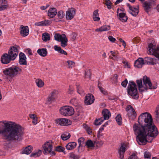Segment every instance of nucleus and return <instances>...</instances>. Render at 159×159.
Wrapping results in <instances>:
<instances>
[{
  "label": "nucleus",
  "instance_id": "nucleus-1",
  "mask_svg": "<svg viewBox=\"0 0 159 159\" xmlns=\"http://www.w3.org/2000/svg\"><path fill=\"white\" fill-rule=\"evenodd\" d=\"M138 122L141 126L136 124L133 126L137 142L140 145H145L148 142H151L152 141L147 140V137L155 138L159 133L153 124L151 115L147 112L141 113L139 116Z\"/></svg>",
  "mask_w": 159,
  "mask_h": 159
},
{
  "label": "nucleus",
  "instance_id": "nucleus-2",
  "mask_svg": "<svg viewBox=\"0 0 159 159\" xmlns=\"http://www.w3.org/2000/svg\"><path fill=\"white\" fill-rule=\"evenodd\" d=\"M3 124L4 127L0 130V134L2 135L6 146H8L12 142L18 141L21 139L23 132L21 126L11 121L6 122L4 121Z\"/></svg>",
  "mask_w": 159,
  "mask_h": 159
},
{
  "label": "nucleus",
  "instance_id": "nucleus-3",
  "mask_svg": "<svg viewBox=\"0 0 159 159\" xmlns=\"http://www.w3.org/2000/svg\"><path fill=\"white\" fill-rule=\"evenodd\" d=\"M148 53L150 55H154L159 60V46L156 48L155 45L151 43L149 44ZM143 61L144 64L152 65L156 64L157 69L159 70V62L156 64L154 59L150 57H147L144 58Z\"/></svg>",
  "mask_w": 159,
  "mask_h": 159
},
{
  "label": "nucleus",
  "instance_id": "nucleus-4",
  "mask_svg": "<svg viewBox=\"0 0 159 159\" xmlns=\"http://www.w3.org/2000/svg\"><path fill=\"white\" fill-rule=\"evenodd\" d=\"M19 46L11 47L8 51V54H3L1 57V62L4 64H7L10 62L11 61L15 59L18 55Z\"/></svg>",
  "mask_w": 159,
  "mask_h": 159
},
{
  "label": "nucleus",
  "instance_id": "nucleus-5",
  "mask_svg": "<svg viewBox=\"0 0 159 159\" xmlns=\"http://www.w3.org/2000/svg\"><path fill=\"white\" fill-rule=\"evenodd\" d=\"M21 69L19 67L12 66L9 68L6 69L3 71V73L7 77L11 79L16 75L17 74L20 73Z\"/></svg>",
  "mask_w": 159,
  "mask_h": 159
},
{
  "label": "nucleus",
  "instance_id": "nucleus-6",
  "mask_svg": "<svg viewBox=\"0 0 159 159\" xmlns=\"http://www.w3.org/2000/svg\"><path fill=\"white\" fill-rule=\"evenodd\" d=\"M128 94L133 98L137 99L139 98L138 91L135 83L133 81H129L127 90Z\"/></svg>",
  "mask_w": 159,
  "mask_h": 159
},
{
  "label": "nucleus",
  "instance_id": "nucleus-7",
  "mask_svg": "<svg viewBox=\"0 0 159 159\" xmlns=\"http://www.w3.org/2000/svg\"><path fill=\"white\" fill-rule=\"evenodd\" d=\"M52 141L47 142L43 145V152L45 154H50L51 156H55L56 153L53 151H52Z\"/></svg>",
  "mask_w": 159,
  "mask_h": 159
},
{
  "label": "nucleus",
  "instance_id": "nucleus-8",
  "mask_svg": "<svg viewBox=\"0 0 159 159\" xmlns=\"http://www.w3.org/2000/svg\"><path fill=\"white\" fill-rule=\"evenodd\" d=\"M143 80L145 87H147L148 89H155L157 88V84L154 82L152 83L150 79L146 76L143 77Z\"/></svg>",
  "mask_w": 159,
  "mask_h": 159
},
{
  "label": "nucleus",
  "instance_id": "nucleus-9",
  "mask_svg": "<svg viewBox=\"0 0 159 159\" xmlns=\"http://www.w3.org/2000/svg\"><path fill=\"white\" fill-rule=\"evenodd\" d=\"M61 114L65 116H70L74 114V109L71 107L66 106L63 107L60 110Z\"/></svg>",
  "mask_w": 159,
  "mask_h": 159
},
{
  "label": "nucleus",
  "instance_id": "nucleus-10",
  "mask_svg": "<svg viewBox=\"0 0 159 159\" xmlns=\"http://www.w3.org/2000/svg\"><path fill=\"white\" fill-rule=\"evenodd\" d=\"M125 111L127 112V116L129 119L133 120L136 118L137 116L136 113L131 105L127 106Z\"/></svg>",
  "mask_w": 159,
  "mask_h": 159
},
{
  "label": "nucleus",
  "instance_id": "nucleus-11",
  "mask_svg": "<svg viewBox=\"0 0 159 159\" xmlns=\"http://www.w3.org/2000/svg\"><path fill=\"white\" fill-rule=\"evenodd\" d=\"M76 10L75 9L71 8L68 9L66 11V17L67 20H70L74 17L75 14Z\"/></svg>",
  "mask_w": 159,
  "mask_h": 159
},
{
  "label": "nucleus",
  "instance_id": "nucleus-12",
  "mask_svg": "<svg viewBox=\"0 0 159 159\" xmlns=\"http://www.w3.org/2000/svg\"><path fill=\"white\" fill-rule=\"evenodd\" d=\"M128 144L126 143H122L118 151L120 155V159H123L124 157V155L126 150L127 149Z\"/></svg>",
  "mask_w": 159,
  "mask_h": 159
},
{
  "label": "nucleus",
  "instance_id": "nucleus-13",
  "mask_svg": "<svg viewBox=\"0 0 159 159\" xmlns=\"http://www.w3.org/2000/svg\"><path fill=\"white\" fill-rule=\"evenodd\" d=\"M94 100V97L92 94H88L85 97L84 102L86 105H89L93 103Z\"/></svg>",
  "mask_w": 159,
  "mask_h": 159
},
{
  "label": "nucleus",
  "instance_id": "nucleus-14",
  "mask_svg": "<svg viewBox=\"0 0 159 159\" xmlns=\"http://www.w3.org/2000/svg\"><path fill=\"white\" fill-rule=\"evenodd\" d=\"M55 122L56 124L62 126H66L70 124L68 122V120L66 118L57 119L55 120Z\"/></svg>",
  "mask_w": 159,
  "mask_h": 159
},
{
  "label": "nucleus",
  "instance_id": "nucleus-15",
  "mask_svg": "<svg viewBox=\"0 0 159 159\" xmlns=\"http://www.w3.org/2000/svg\"><path fill=\"white\" fill-rule=\"evenodd\" d=\"M127 5L129 9V13L133 16H136L138 14L139 11L137 8L131 6L129 3L127 4Z\"/></svg>",
  "mask_w": 159,
  "mask_h": 159
},
{
  "label": "nucleus",
  "instance_id": "nucleus-16",
  "mask_svg": "<svg viewBox=\"0 0 159 159\" xmlns=\"http://www.w3.org/2000/svg\"><path fill=\"white\" fill-rule=\"evenodd\" d=\"M29 29L28 26H24L23 25L20 26V34L24 37L27 36L29 34Z\"/></svg>",
  "mask_w": 159,
  "mask_h": 159
},
{
  "label": "nucleus",
  "instance_id": "nucleus-17",
  "mask_svg": "<svg viewBox=\"0 0 159 159\" xmlns=\"http://www.w3.org/2000/svg\"><path fill=\"white\" fill-rule=\"evenodd\" d=\"M156 0H151L149 2H146L143 4V7L145 11L148 13L150 10L153 2Z\"/></svg>",
  "mask_w": 159,
  "mask_h": 159
},
{
  "label": "nucleus",
  "instance_id": "nucleus-18",
  "mask_svg": "<svg viewBox=\"0 0 159 159\" xmlns=\"http://www.w3.org/2000/svg\"><path fill=\"white\" fill-rule=\"evenodd\" d=\"M136 82L140 92L146 91L148 89L147 87H145L144 86V84L143 85L142 80L141 79L137 80Z\"/></svg>",
  "mask_w": 159,
  "mask_h": 159
},
{
  "label": "nucleus",
  "instance_id": "nucleus-19",
  "mask_svg": "<svg viewBox=\"0 0 159 159\" xmlns=\"http://www.w3.org/2000/svg\"><path fill=\"white\" fill-rule=\"evenodd\" d=\"M19 63L20 64L26 65H27L26 57L24 53L21 52L19 54Z\"/></svg>",
  "mask_w": 159,
  "mask_h": 159
},
{
  "label": "nucleus",
  "instance_id": "nucleus-20",
  "mask_svg": "<svg viewBox=\"0 0 159 159\" xmlns=\"http://www.w3.org/2000/svg\"><path fill=\"white\" fill-rule=\"evenodd\" d=\"M144 64L143 59L142 58H139L134 62V66L135 67L138 68H141L143 66Z\"/></svg>",
  "mask_w": 159,
  "mask_h": 159
},
{
  "label": "nucleus",
  "instance_id": "nucleus-21",
  "mask_svg": "<svg viewBox=\"0 0 159 159\" xmlns=\"http://www.w3.org/2000/svg\"><path fill=\"white\" fill-rule=\"evenodd\" d=\"M57 14V10L55 8H50L48 12V16L50 18L54 17Z\"/></svg>",
  "mask_w": 159,
  "mask_h": 159
},
{
  "label": "nucleus",
  "instance_id": "nucleus-22",
  "mask_svg": "<svg viewBox=\"0 0 159 159\" xmlns=\"http://www.w3.org/2000/svg\"><path fill=\"white\" fill-rule=\"evenodd\" d=\"M102 114L105 120L108 119L111 116L110 111L107 109L103 110L102 111Z\"/></svg>",
  "mask_w": 159,
  "mask_h": 159
},
{
  "label": "nucleus",
  "instance_id": "nucleus-23",
  "mask_svg": "<svg viewBox=\"0 0 159 159\" xmlns=\"http://www.w3.org/2000/svg\"><path fill=\"white\" fill-rule=\"evenodd\" d=\"M118 16V19L122 22H125L127 21L128 18L125 13L123 12L120 13H119Z\"/></svg>",
  "mask_w": 159,
  "mask_h": 159
},
{
  "label": "nucleus",
  "instance_id": "nucleus-24",
  "mask_svg": "<svg viewBox=\"0 0 159 159\" xmlns=\"http://www.w3.org/2000/svg\"><path fill=\"white\" fill-rule=\"evenodd\" d=\"M0 11L5 9L7 7V1L6 0H0Z\"/></svg>",
  "mask_w": 159,
  "mask_h": 159
},
{
  "label": "nucleus",
  "instance_id": "nucleus-25",
  "mask_svg": "<svg viewBox=\"0 0 159 159\" xmlns=\"http://www.w3.org/2000/svg\"><path fill=\"white\" fill-rule=\"evenodd\" d=\"M110 29V26L109 25H103L99 28H97L95 30V31L97 32H102L104 31H107L109 30Z\"/></svg>",
  "mask_w": 159,
  "mask_h": 159
},
{
  "label": "nucleus",
  "instance_id": "nucleus-26",
  "mask_svg": "<svg viewBox=\"0 0 159 159\" xmlns=\"http://www.w3.org/2000/svg\"><path fill=\"white\" fill-rule=\"evenodd\" d=\"M37 52L39 55L43 57H45L48 53L46 49L45 48L39 49Z\"/></svg>",
  "mask_w": 159,
  "mask_h": 159
},
{
  "label": "nucleus",
  "instance_id": "nucleus-27",
  "mask_svg": "<svg viewBox=\"0 0 159 159\" xmlns=\"http://www.w3.org/2000/svg\"><path fill=\"white\" fill-rule=\"evenodd\" d=\"M110 52L111 55L113 57H110L111 59L114 60H117L119 58V53L118 52H114L113 51H110Z\"/></svg>",
  "mask_w": 159,
  "mask_h": 159
},
{
  "label": "nucleus",
  "instance_id": "nucleus-28",
  "mask_svg": "<svg viewBox=\"0 0 159 159\" xmlns=\"http://www.w3.org/2000/svg\"><path fill=\"white\" fill-rule=\"evenodd\" d=\"M76 145L77 144L75 142H70L66 145V147L67 149L71 150L74 149Z\"/></svg>",
  "mask_w": 159,
  "mask_h": 159
},
{
  "label": "nucleus",
  "instance_id": "nucleus-29",
  "mask_svg": "<svg viewBox=\"0 0 159 159\" xmlns=\"http://www.w3.org/2000/svg\"><path fill=\"white\" fill-rule=\"evenodd\" d=\"M54 49L55 51H57L58 52L61 54L66 55H67L66 52L62 49L60 47L55 45L54 46Z\"/></svg>",
  "mask_w": 159,
  "mask_h": 159
},
{
  "label": "nucleus",
  "instance_id": "nucleus-30",
  "mask_svg": "<svg viewBox=\"0 0 159 159\" xmlns=\"http://www.w3.org/2000/svg\"><path fill=\"white\" fill-rule=\"evenodd\" d=\"M33 149V147L30 145L26 147L22 151V153L26 154H30Z\"/></svg>",
  "mask_w": 159,
  "mask_h": 159
},
{
  "label": "nucleus",
  "instance_id": "nucleus-31",
  "mask_svg": "<svg viewBox=\"0 0 159 159\" xmlns=\"http://www.w3.org/2000/svg\"><path fill=\"white\" fill-rule=\"evenodd\" d=\"M63 38L60 41L61 46L63 47H66L67 45L68 40L66 35H63Z\"/></svg>",
  "mask_w": 159,
  "mask_h": 159
},
{
  "label": "nucleus",
  "instance_id": "nucleus-32",
  "mask_svg": "<svg viewBox=\"0 0 159 159\" xmlns=\"http://www.w3.org/2000/svg\"><path fill=\"white\" fill-rule=\"evenodd\" d=\"M56 91H53L49 95L48 99V102L50 103L54 100L55 99V96L56 93Z\"/></svg>",
  "mask_w": 159,
  "mask_h": 159
},
{
  "label": "nucleus",
  "instance_id": "nucleus-33",
  "mask_svg": "<svg viewBox=\"0 0 159 159\" xmlns=\"http://www.w3.org/2000/svg\"><path fill=\"white\" fill-rule=\"evenodd\" d=\"M93 20L95 21H98L100 18L99 17L98 10H97L94 11L93 13Z\"/></svg>",
  "mask_w": 159,
  "mask_h": 159
},
{
  "label": "nucleus",
  "instance_id": "nucleus-34",
  "mask_svg": "<svg viewBox=\"0 0 159 159\" xmlns=\"http://www.w3.org/2000/svg\"><path fill=\"white\" fill-rule=\"evenodd\" d=\"M29 116L30 118L33 119L32 123L35 125L38 123V118L37 116L34 114H30Z\"/></svg>",
  "mask_w": 159,
  "mask_h": 159
},
{
  "label": "nucleus",
  "instance_id": "nucleus-35",
  "mask_svg": "<svg viewBox=\"0 0 159 159\" xmlns=\"http://www.w3.org/2000/svg\"><path fill=\"white\" fill-rule=\"evenodd\" d=\"M78 141L79 144V146L78 147V152H80V148L82 147L83 144L84 143V139L83 137H81L78 139Z\"/></svg>",
  "mask_w": 159,
  "mask_h": 159
},
{
  "label": "nucleus",
  "instance_id": "nucleus-36",
  "mask_svg": "<svg viewBox=\"0 0 159 159\" xmlns=\"http://www.w3.org/2000/svg\"><path fill=\"white\" fill-rule=\"evenodd\" d=\"M85 146L87 148H93L94 146V144L91 140L88 139L85 142Z\"/></svg>",
  "mask_w": 159,
  "mask_h": 159
},
{
  "label": "nucleus",
  "instance_id": "nucleus-37",
  "mask_svg": "<svg viewBox=\"0 0 159 159\" xmlns=\"http://www.w3.org/2000/svg\"><path fill=\"white\" fill-rule=\"evenodd\" d=\"M63 35H66L65 34L61 35L59 34H55L54 36V38L55 40L60 42L63 38Z\"/></svg>",
  "mask_w": 159,
  "mask_h": 159
},
{
  "label": "nucleus",
  "instance_id": "nucleus-38",
  "mask_svg": "<svg viewBox=\"0 0 159 159\" xmlns=\"http://www.w3.org/2000/svg\"><path fill=\"white\" fill-rule=\"evenodd\" d=\"M42 152V151L39 150L37 151L33 152L31 154L30 156L31 157H36L40 156L41 155Z\"/></svg>",
  "mask_w": 159,
  "mask_h": 159
},
{
  "label": "nucleus",
  "instance_id": "nucleus-39",
  "mask_svg": "<svg viewBox=\"0 0 159 159\" xmlns=\"http://www.w3.org/2000/svg\"><path fill=\"white\" fill-rule=\"evenodd\" d=\"M70 137V134L66 132L63 134L61 136V139L63 140H66L69 139Z\"/></svg>",
  "mask_w": 159,
  "mask_h": 159
},
{
  "label": "nucleus",
  "instance_id": "nucleus-40",
  "mask_svg": "<svg viewBox=\"0 0 159 159\" xmlns=\"http://www.w3.org/2000/svg\"><path fill=\"white\" fill-rule=\"evenodd\" d=\"M35 82L39 88L43 87L44 84V82L40 79H36Z\"/></svg>",
  "mask_w": 159,
  "mask_h": 159
},
{
  "label": "nucleus",
  "instance_id": "nucleus-41",
  "mask_svg": "<svg viewBox=\"0 0 159 159\" xmlns=\"http://www.w3.org/2000/svg\"><path fill=\"white\" fill-rule=\"evenodd\" d=\"M116 120L118 125H120L122 124V118L121 115L119 114L116 117Z\"/></svg>",
  "mask_w": 159,
  "mask_h": 159
},
{
  "label": "nucleus",
  "instance_id": "nucleus-42",
  "mask_svg": "<svg viewBox=\"0 0 159 159\" xmlns=\"http://www.w3.org/2000/svg\"><path fill=\"white\" fill-rule=\"evenodd\" d=\"M77 93L81 95H84V93L80 85H76Z\"/></svg>",
  "mask_w": 159,
  "mask_h": 159
},
{
  "label": "nucleus",
  "instance_id": "nucleus-43",
  "mask_svg": "<svg viewBox=\"0 0 159 159\" xmlns=\"http://www.w3.org/2000/svg\"><path fill=\"white\" fill-rule=\"evenodd\" d=\"M42 39L44 41L49 40L50 39L49 34L46 33H43L42 35Z\"/></svg>",
  "mask_w": 159,
  "mask_h": 159
},
{
  "label": "nucleus",
  "instance_id": "nucleus-44",
  "mask_svg": "<svg viewBox=\"0 0 159 159\" xmlns=\"http://www.w3.org/2000/svg\"><path fill=\"white\" fill-rule=\"evenodd\" d=\"M69 157L73 159H79L80 158V156L72 152L69 154Z\"/></svg>",
  "mask_w": 159,
  "mask_h": 159
},
{
  "label": "nucleus",
  "instance_id": "nucleus-45",
  "mask_svg": "<svg viewBox=\"0 0 159 159\" xmlns=\"http://www.w3.org/2000/svg\"><path fill=\"white\" fill-rule=\"evenodd\" d=\"M57 16L59 19H63L65 16V13L63 11L60 10L57 12Z\"/></svg>",
  "mask_w": 159,
  "mask_h": 159
},
{
  "label": "nucleus",
  "instance_id": "nucleus-46",
  "mask_svg": "<svg viewBox=\"0 0 159 159\" xmlns=\"http://www.w3.org/2000/svg\"><path fill=\"white\" fill-rule=\"evenodd\" d=\"M101 83H98V87L99 88L100 91L104 95H107V91L102 87L101 86Z\"/></svg>",
  "mask_w": 159,
  "mask_h": 159
},
{
  "label": "nucleus",
  "instance_id": "nucleus-47",
  "mask_svg": "<svg viewBox=\"0 0 159 159\" xmlns=\"http://www.w3.org/2000/svg\"><path fill=\"white\" fill-rule=\"evenodd\" d=\"M104 3L107 6V8L110 9L111 8L112 3L109 0H105Z\"/></svg>",
  "mask_w": 159,
  "mask_h": 159
},
{
  "label": "nucleus",
  "instance_id": "nucleus-48",
  "mask_svg": "<svg viewBox=\"0 0 159 159\" xmlns=\"http://www.w3.org/2000/svg\"><path fill=\"white\" fill-rule=\"evenodd\" d=\"M65 148L62 147L60 146H57L56 147L55 150V151L59 152H64Z\"/></svg>",
  "mask_w": 159,
  "mask_h": 159
},
{
  "label": "nucleus",
  "instance_id": "nucleus-49",
  "mask_svg": "<svg viewBox=\"0 0 159 159\" xmlns=\"http://www.w3.org/2000/svg\"><path fill=\"white\" fill-rule=\"evenodd\" d=\"M84 125L88 133L89 134H91L92 133V130L86 124Z\"/></svg>",
  "mask_w": 159,
  "mask_h": 159
},
{
  "label": "nucleus",
  "instance_id": "nucleus-50",
  "mask_svg": "<svg viewBox=\"0 0 159 159\" xmlns=\"http://www.w3.org/2000/svg\"><path fill=\"white\" fill-rule=\"evenodd\" d=\"M67 63L69 67L70 68H72L74 66L75 64L74 62L70 60L67 61Z\"/></svg>",
  "mask_w": 159,
  "mask_h": 159
},
{
  "label": "nucleus",
  "instance_id": "nucleus-51",
  "mask_svg": "<svg viewBox=\"0 0 159 159\" xmlns=\"http://www.w3.org/2000/svg\"><path fill=\"white\" fill-rule=\"evenodd\" d=\"M144 156L145 158L150 159L151 154L149 152L146 151L144 153Z\"/></svg>",
  "mask_w": 159,
  "mask_h": 159
},
{
  "label": "nucleus",
  "instance_id": "nucleus-52",
  "mask_svg": "<svg viewBox=\"0 0 159 159\" xmlns=\"http://www.w3.org/2000/svg\"><path fill=\"white\" fill-rule=\"evenodd\" d=\"M85 78H90L91 77V71L89 69L87 70L85 73Z\"/></svg>",
  "mask_w": 159,
  "mask_h": 159
},
{
  "label": "nucleus",
  "instance_id": "nucleus-53",
  "mask_svg": "<svg viewBox=\"0 0 159 159\" xmlns=\"http://www.w3.org/2000/svg\"><path fill=\"white\" fill-rule=\"evenodd\" d=\"M70 102L74 105H76L78 103V101L76 98H74L70 101Z\"/></svg>",
  "mask_w": 159,
  "mask_h": 159
},
{
  "label": "nucleus",
  "instance_id": "nucleus-54",
  "mask_svg": "<svg viewBox=\"0 0 159 159\" xmlns=\"http://www.w3.org/2000/svg\"><path fill=\"white\" fill-rule=\"evenodd\" d=\"M103 122V120L102 119H100L98 120H96L95 121V124L96 125H100Z\"/></svg>",
  "mask_w": 159,
  "mask_h": 159
},
{
  "label": "nucleus",
  "instance_id": "nucleus-55",
  "mask_svg": "<svg viewBox=\"0 0 159 159\" xmlns=\"http://www.w3.org/2000/svg\"><path fill=\"white\" fill-rule=\"evenodd\" d=\"M155 114L156 117H159V105L156 108V110L155 112Z\"/></svg>",
  "mask_w": 159,
  "mask_h": 159
},
{
  "label": "nucleus",
  "instance_id": "nucleus-56",
  "mask_svg": "<svg viewBox=\"0 0 159 159\" xmlns=\"http://www.w3.org/2000/svg\"><path fill=\"white\" fill-rule=\"evenodd\" d=\"M74 89L72 86H70L68 92V93L71 95L73 94Z\"/></svg>",
  "mask_w": 159,
  "mask_h": 159
},
{
  "label": "nucleus",
  "instance_id": "nucleus-57",
  "mask_svg": "<svg viewBox=\"0 0 159 159\" xmlns=\"http://www.w3.org/2000/svg\"><path fill=\"white\" fill-rule=\"evenodd\" d=\"M26 53L28 54L29 56L32 55V53L31 52V50L30 48L26 49L25 51Z\"/></svg>",
  "mask_w": 159,
  "mask_h": 159
},
{
  "label": "nucleus",
  "instance_id": "nucleus-58",
  "mask_svg": "<svg viewBox=\"0 0 159 159\" xmlns=\"http://www.w3.org/2000/svg\"><path fill=\"white\" fill-rule=\"evenodd\" d=\"M43 21V26L49 25L51 23V21L48 20H45Z\"/></svg>",
  "mask_w": 159,
  "mask_h": 159
},
{
  "label": "nucleus",
  "instance_id": "nucleus-59",
  "mask_svg": "<svg viewBox=\"0 0 159 159\" xmlns=\"http://www.w3.org/2000/svg\"><path fill=\"white\" fill-rule=\"evenodd\" d=\"M128 159H139L137 156L135 154H133L131 155Z\"/></svg>",
  "mask_w": 159,
  "mask_h": 159
},
{
  "label": "nucleus",
  "instance_id": "nucleus-60",
  "mask_svg": "<svg viewBox=\"0 0 159 159\" xmlns=\"http://www.w3.org/2000/svg\"><path fill=\"white\" fill-rule=\"evenodd\" d=\"M128 80L126 79L125 80L123 81L121 83L122 86L124 87H126L127 85V84L128 83Z\"/></svg>",
  "mask_w": 159,
  "mask_h": 159
},
{
  "label": "nucleus",
  "instance_id": "nucleus-61",
  "mask_svg": "<svg viewBox=\"0 0 159 159\" xmlns=\"http://www.w3.org/2000/svg\"><path fill=\"white\" fill-rule=\"evenodd\" d=\"M122 63H123L125 68H130V66L128 64V62L124 61H122Z\"/></svg>",
  "mask_w": 159,
  "mask_h": 159
},
{
  "label": "nucleus",
  "instance_id": "nucleus-62",
  "mask_svg": "<svg viewBox=\"0 0 159 159\" xmlns=\"http://www.w3.org/2000/svg\"><path fill=\"white\" fill-rule=\"evenodd\" d=\"M108 39L111 42H114L116 40V39L114 38L112 36H109Z\"/></svg>",
  "mask_w": 159,
  "mask_h": 159
},
{
  "label": "nucleus",
  "instance_id": "nucleus-63",
  "mask_svg": "<svg viewBox=\"0 0 159 159\" xmlns=\"http://www.w3.org/2000/svg\"><path fill=\"white\" fill-rule=\"evenodd\" d=\"M119 41L122 43V45L124 46V47H125L126 46V43L125 42V41L123 40L122 39L120 38L119 39Z\"/></svg>",
  "mask_w": 159,
  "mask_h": 159
},
{
  "label": "nucleus",
  "instance_id": "nucleus-64",
  "mask_svg": "<svg viewBox=\"0 0 159 159\" xmlns=\"http://www.w3.org/2000/svg\"><path fill=\"white\" fill-rule=\"evenodd\" d=\"M103 143V142L102 141H98L96 142V144L97 145L100 146L102 145Z\"/></svg>",
  "mask_w": 159,
  "mask_h": 159
}]
</instances>
